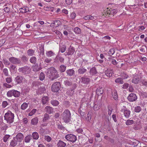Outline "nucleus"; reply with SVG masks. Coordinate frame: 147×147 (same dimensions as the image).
Masks as SVG:
<instances>
[{"mask_svg": "<svg viewBox=\"0 0 147 147\" xmlns=\"http://www.w3.org/2000/svg\"><path fill=\"white\" fill-rule=\"evenodd\" d=\"M47 76L51 80L57 78L58 75L57 71L53 67H51L47 70Z\"/></svg>", "mask_w": 147, "mask_h": 147, "instance_id": "nucleus-1", "label": "nucleus"}, {"mask_svg": "<svg viewBox=\"0 0 147 147\" xmlns=\"http://www.w3.org/2000/svg\"><path fill=\"white\" fill-rule=\"evenodd\" d=\"M62 119L65 123L69 122L71 120V113L70 111L67 110H65L62 115Z\"/></svg>", "mask_w": 147, "mask_h": 147, "instance_id": "nucleus-2", "label": "nucleus"}, {"mask_svg": "<svg viewBox=\"0 0 147 147\" xmlns=\"http://www.w3.org/2000/svg\"><path fill=\"white\" fill-rule=\"evenodd\" d=\"M4 117L5 120L7 121V123H10L13 122L14 115L10 111H8L5 113Z\"/></svg>", "mask_w": 147, "mask_h": 147, "instance_id": "nucleus-3", "label": "nucleus"}, {"mask_svg": "<svg viewBox=\"0 0 147 147\" xmlns=\"http://www.w3.org/2000/svg\"><path fill=\"white\" fill-rule=\"evenodd\" d=\"M65 138L67 140L73 143L75 142L77 140L76 136L72 134H67L65 136Z\"/></svg>", "mask_w": 147, "mask_h": 147, "instance_id": "nucleus-4", "label": "nucleus"}, {"mask_svg": "<svg viewBox=\"0 0 147 147\" xmlns=\"http://www.w3.org/2000/svg\"><path fill=\"white\" fill-rule=\"evenodd\" d=\"M60 87V84L58 82L54 83L52 87V90L53 92H57L59 90Z\"/></svg>", "mask_w": 147, "mask_h": 147, "instance_id": "nucleus-5", "label": "nucleus"}, {"mask_svg": "<svg viewBox=\"0 0 147 147\" xmlns=\"http://www.w3.org/2000/svg\"><path fill=\"white\" fill-rule=\"evenodd\" d=\"M19 72L24 74H27L30 72V69L28 67L25 66L23 67L20 68L19 69Z\"/></svg>", "mask_w": 147, "mask_h": 147, "instance_id": "nucleus-6", "label": "nucleus"}, {"mask_svg": "<svg viewBox=\"0 0 147 147\" xmlns=\"http://www.w3.org/2000/svg\"><path fill=\"white\" fill-rule=\"evenodd\" d=\"M137 98L136 95L134 93H131L128 96L127 99L130 102L135 101Z\"/></svg>", "mask_w": 147, "mask_h": 147, "instance_id": "nucleus-7", "label": "nucleus"}, {"mask_svg": "<svg viewBox=\"0 0 147 147\" xmlns=\"http://www.w3.org/2000/svg\"><path fill=\"white\" fill-rule=\"evenodd\" d=\"M9 60L11 63L15 64H19L20 63V60L14 57L9 58Z\"/></svg>", "mask_w": 147, "mask_h": 147, "instance_id": "nucleus-8", "label": "nucleus"}, {"mask_svg": "<svg viewBox=\"0 0 147 147\" xmlns=\"http://www.w3.org/2000/svg\"><path fill=\"white\" fill-rule=\"evenodd\" d=\"M16 139L18 142H21L23 138V135L21 133H19L16 135V137L15 138Z\"/></svg>", "mask_w": 147, "mask_h": 147, "instance_id": "nucleus-9", "label": "nucleus"}, {"mask_svg": "<svg viewBox=\"0 0 147 147\" xmlns=\"http://www.w3.org/2000/svg\"><path fill=\"white\" fill-rule=\"evenodd\" d=\"M75 52V49L74 48L70 46L68 49V50L67 51V53L68 55H72L74 54Z\"/></svg>", "mask_w": 147, "mask_h": 147, "instance_id": "nucleus-10", "label": "nucleus"}, {"mask_svg": "<svg viewBox=\"0 0 147 147\" xmlns=\"http://www.w3.org/2000/svg\"><path fill=\"white\" fill-rule=\"evenodd\" d=\"M121 111H123L124 115L126 118H128L129 117L131 113L129 110L127 109H125L123 110L122 109Z\"/></svg>", "mask_w": 147, "mask_h": 147, "instance_id": "nucleus-11", "label": "nucleus"}, {"mask_svg": "<svg viewBox=\"0 0 147 147\" xmlns=\"http://www.w3.org/2000/svg\"><path fill=\"white\" fill-rule=\"evenodd\" d=\"M140 80V78L136 74L134 76L132 82L135 84L138 83Z\"/></svg>", "mask_w": 147, "mask_h": 147, "instance_id": "nucleus-12", "label": "nucleus"}, {"mask_svg": "<svg viewBox=\"0 0 147 147\" xmlns=\"http://www.w3.org/2000/svg\"><path fill=\"white\" fill-rule=\"evenodd\" d=\"M112 96L113 98L115 100L118 99V97L117 91L115 90H112Z\"/></svg>", "mask_w": 147, "mask_h": 147, "instance_id": "nucleus-13", "label": "nucleus"}, {"mask_svg": "<svg viewBox=\"0 0 147 147\" xmlns=\"http://www.w3.org/2000/svg\"><path fill=\"white\" fill-rule=\"evenodd\" d=\"M105 74L107 76L110 77L112 75L113 72L112 70L108 69L106 71Z\"/></svg>", "mask_w": 147, "mask_h": 147, "instance_id": "nucleus-14", "label": "nucleus"}, {"mask_svg": "<svg viewBox=\"0 0 147 147\" xmlns=\"http://www.w3.org/2000/svg\"><path fill=\"white\" fill-rule=\"evenodd\" d=\"M52 31L55 32L58 35L59 38H62V34L60 32L53 28L52 29Z\"/></svg>", "mask_w": 147, "mask_h": 147, "instance_id": "nucleus-15", "label": "nucleus"}, {"mask_svg": "<svg viewBox=\"0 0 147 147\" xmlns=\"http://www.w3.org/2000/svg\"><path fill=\"white\" fill-rule=\"evenodd\" d=\"M23 79V77L21 76H19L16 78L15 80L17 83H19L22 82Z\"/></svg>", "mask_w": 147, "mask_h": 147, "instance_id": "nucleus-16", "label": "nucleus"}, {"mask_svg": "<svg viewBox=\"0 0 147 147\" xmlns=\"http://www.w3.org/2000/svg\"><path fill=\"white\" fill-rule=\"evenodd\" d=\"M82 82L83 83L85 84H88L89 83L90 81V80L88 78L83 77L82 78Z\"/></svg>", "mask_w": 147, "mask_h": 147, "instance_id": "nucleus-17", "label": "nucleus"}, {"mask_svg": "<svg viewBox=\"0 0 147 147\" xmlns=\"http://www.w3.org/2000/svg\"><path fill=\"white\" fill-rule=\"evenodd\" d=\"M45 110L47 113H51L53 112V109L49 106H47L45 109Z\"/></svg>", "mask_w": 147, "mask_h": 147, "instance_id": "nucleus-18", "label": "nucleus"}, {"mask_svg": "<svg viewBox=\"0 0 147 147\" xmlns=\"http://www.w3.org/2000/svg\"><path fill=\"white\" fill-rule=\"evenodd\" d=\"M57 145L59 147H65L66 144L63 141L59 140L58 143Z\"/></svg>", "mask_w": 147, "mask_h": 147, "instance_id": "nucleus-19", "label": "nucleus"}, {"mask_svg": "<svg viewBox=\"0 0 147 147\" xmlns=\"http://www.w3.org/2000/svg\"><path fill=\"white\" fill-rule=\"evenodd\" d=\"M28 103L26 102L23 103L21 106V108L22 109L24 110L26 109L28 107Z\"/></svg>", "mask_w": 147, "mask_h": 147, "instance_id": "nucleus-20", "label": "nucleus"}, {"mask_svg": "<svg viewBox=\"0 0 147 147\" xmlns=\"http://www.w3.org/2000/svg\"><path fill=\"white\" fill-rule=\"evenodd\" d=\"M20 92L16 90H13V96H14L15 97H18L20 96Z\"/></svg>", "mask_w": 147, "mask_h": 147, "instance_id": "nucleus-21", "label": "nucleus"}, {"mask_svg": "<svg viewBox=\"0 0 147 147\" xmlns=\"http://www.w3.org/2000/svg\"><path fill=\"white\" fill-rule=\"evenodd\" d=\"M46 55L48 57H51L54 55L52 51H47L46 53Z\"/></svg>", "mask_w": 147, "mask_h": 147, "instance_id": "nucleus-22", "label": "nucleus"}, {"mask_svg": "<svg viewBox=\"0 0 147 147\" xmlns=\"http://www.w3.org/2000/svg\"><path fill=\"white\" fill-rule=\"evenodd\" d=\"M103 89L102 88H97L96 91V93L98 95L102 94L103 93Z\"/></svg>", "mask_w": 147, "mask_h": 147, "instance_id": "nucleus-23", "label": "nucleus"}, {"mask_svg": "<svg viewBox=\"0 0 147 147\" xmlns=\"http://www.w3.org/2000/svg\"><path fill=\"white\" fill-rule=\"evenodd\" d=\"M90 73L92 75L96 74L97 73V71L95 68V67H93L90 69Z\"/></svg>", "mask_w": 147, "mask_h": 147, "instance_id": "nucleus-24", "label": "nucleus"}, {"mask_svg": "<svg viewBox=\"0 0 147 147\" xmlns=\"http://www.w3.org/2000/svg\"><path fill=\"white\" fill-rule=\"evenodd\" d=\"M66 72L67 75L70 76H72L74 73V71L72 69L67 70L66 71Z\"/></svg>", "mask_w": 147, "mask_h": 147, "instance_id": "nucleus-25", "label": "nucleus"}, {"mask_svg": "<svg viewBox=\"0 0 147 147\" xmlns=\"http://www.w3.org/2000/svg\"><path fill=\"white\" fill-rule=\"evenodd\" d=\"M32 139V136L30 135H29L26 136L25 138V141L26 143H28Z\"/></svg>", "mask_w": 147, "mask_h": 147, "instance_id": "nucleus-26", "label": "nucleus"}, {"mask_svg": "<svg viewBox=\"0 0 147 147\" xmlns=\"http://www.w3.org/2000/svg\"><path fill=\"white\" fill-rule=\"evenodd\" d=\"M38 118L36 117L33 119L31 120V124L32 125H36L38 122Z\"/></svg>", "mask_w": 147, "mask_h": 147, "instance_id": "nucleus-27", "label": "nucleus"}, {"mask_svg": "<svg viewBox=\"0 0 147 147\" xmlns=\"http://www.w3.org/2000/svg\"><path fill=\"white\" fill-rule=\"evenodd\" d=\"M27 52L28 55L32 56L34 55V51L33 50L29 49L28 50Z\"/></svg>", "mask_w": 147, "mask_h": 147, "instance_id": "nucleus-28", "label": "nucleus"}, {"mask_svg": "<svg viewBox=\"0 0 147 147\" xmlns=\"http://www.w3.org/2000/svg\"><path fill=\"white\" fill-rule=\"evenodd\" d=\"M66 47L65 45H63L60 47V50L61 53H64L66 50Z\"/></svg>", "mask_w": 147, "mask_h": 147, "instance_id": "nucleus-29", "label": "nucleus"}, {"mask_svg": "<svg viewBox=\"0 0 147 147\" xmlns=\"http://www.w3.org/2000/svg\"><path fill=\"white\" fill-rule=\"evenodd\" d=\"M134 123V121L133 120H127L125 122V124L127 125H131L133 124Z\"/></svg>", "mask_w": 147, "mask_h": 147, "instance_id": "nucleus-30", "label": "nucleus"}, {"mask_svg": "<svg viewBox=\"0 0 147 147\" xmlns=\"http://www.w3.org/2000/svg\"><path fill=\"white\" fill-rule=\"evenodd\" d=\"M48 100V97L44 96L42 97V101L43 104H45Z\"/></svg>", "mask_w": 147, "mask_h": 147, "instance_id": "nucleus-31", "label": "nucleus"}, {"mask_svg": "<svg viewBox=\"0 0 147 147\" xmlns=\"http://www.w3.org/2000/svg\"><path fill=\"white\" fill-rule=\"evenodd\" d=\"M115 82L116 83H119L121 84H123V81L122 78H118L116 79Z\"/></svg>", "mask_w": 147, "mask_h": 147, "instance_id": "nucleus-32", "label": "nucleus"}, {"mask_svg": "<svg viewBox=\"0 0 147 147\" xmlns=\"http://www.w3.org/2000/svg\"><path fill=\"white\" fill-rule=\"evenodd\" d=\"M86 69H84L83 68H81L79 69L78 70V73L80 74H83L86 72Z\"/></svg>", "mask_w": 147, "mask_h": 147, "instance_id": "nucleus-33", "label": "nucleus"}, {"mask_svg": "<svg viewBox=\"0 0 147 147\" xmlns=\"http://www.w3.org/2000/svg\"><path fill=\"white\" fill-rule=\"evenodd\" d=\"M66 67L64 65H61L59 68V70L61 72H64L66 70Z\"/></svg>", "mask_w": 147, "mask_h": 147, "instance_id": "nucleus-34", "label": "nucleus"}, {"mask_svg": "<svg viewBox=\"0 0 147 147\" xmlns=\"http://www.w3.org/2000/svg\"><path fill=\"white\" fill-rule=\"evenodd\" d=\"M32 137L34 139L37 140L39 138V136L37 132H35L32 134Z\"/></svg>", "mask_w": 147, "mask_h": 147, "instance_id": "nucleus-35", "label": "nucleus"}, {"mask_svg": "<svg viewBox=\"0 0 147 147\" xmlns=\"http://www.w3.org/2000/svg\"><path fill=\"white\" fill-rule=\"evenodd\" d=\"M10 145L12 146H16L17 144V142L15 140V138H14L13 140L10 143Z\"/></svg>", "mask_w": 147, "mask_h": 147, "instance_id": "nucleus-36", "label": "nucleus"}, {"mask_svg": "<svg viewBox=\"0 0 147 147\" xmlns=\"http://www.w3.org/2000/svg\"><path fill=\"white\" fill-rule=\"evenodd\" d=\"M36 59L35 57H32L30 59V62L32 63H35L36 62Z\"/></svg>", "mask_w": 147, "mask_h": 147, "instance_id": "nucleus-37", "label": "nucleus"}, {"mask_svg": "<svg viewBox=\"0 0 147 147\" xmlns=\"http://www.w3.org/2000/svg\"><path fill=\"white\" fill-rule=\"evenodd\" d=\"M51 104L54 106H57L59 104V102L56 100H52L51 101Z\"/></svg>", "mask_w": 147, "mask_h": 147, "instance_id": "nucleus-38", "label": "nucleus"}, {"mask_svg": "<svg viewBox=\"0 0 147 147\" xmlns=\"http://www.w3.org/2000/svg\"><path fill=\"white\" fill-rule=\"evenodd\" d=\"M13 90L8 91L7 93V95L8 97H11L13 96Z\"/></svg>", "mask_w": 147, "mask_h": 147, "instance_id": "nucleus-39", "label": "nucleus"}, {"mask_svg": "<svg viewBox=\"0 0 147 147\" xmlns=\"http://www.w3.org/2000/svg\"><path fill=\"white\" fill-rule=\"evenodd\" d=\"M74 32L77 34H79L80 33V30L78 27H76L74 29Z\"/></svg>", "mask_w": 147, "mask_h": 147, "instance_id": "nucleus-40", "label": "nucleus"}, {"mask_svg": "<svg viewBox=\"0 0 147 147\" xmlns=\"http://www.w3.org/2000/svg\"><path fill=\"white\" fill-rule=\"evenodd\" d=\"M36 109H33L32 111L28 114V115L29 116H32L34 114L36 111Z\"/></svg>", "mask_w": 147, "mask_h": 147, "instance_id": "nucleus-41", "label": "nucleus"}, {"mask_svg": "<svg viewBox=\"0 0 147 147\" xmlns=\"http://www.w3.org/2000/svg\"><path fill=\"white\" fill-rule=\"evenodd\" d=\"M45 78V75L43 72H41L39 78L41 80H44Z\"/></svg>", "mask_w": 147, "mask_h": 147, "instance_id": "nucleus-42", "label": "nucleus"}, {"mask_svg": "<svg viewBox=\"0 0 147 147\" xmlns=\"http://www.w3.org/2000/svg\"><path fill=\"white\" fill-rule=\"evenodd\" d=\"M141 109L140 106H137L135 107L134 111L137 113H139L141 111Z\"/></svg>", "mask_w": 147, "mask_h": 147, "instance_id": "nucleus-43", "label": "nucleus"}, {"mask_svg": "<svg viewBox=\"0 0 147 147\" xmlns=\"http://www.w3.org/2000/svg\"><path fill=\"white\" fill-rule=\"evenodd\" d=\"M49 118V115L47 114H45L44 115V117L43 119V121H45L47 120Z\"/></svg>", "mask_w": 147, "mask_h": 147, "instance_id": "nucleus-44", "label": "nucleus"}, {"mask_svg": "<svg viewBox=\"0 0 147 147\" xmlns=\"http://www.w3.org/2000/svg\"><path fill=\"white\" fill-rule=\"evenodd\" d=\"M84 19L85 20H87L90 19L91 20H93L94 19V18L91 16H85L84 17Z\"/></svg>", "mask_w": 147, "mask_h": 147, "instance_id": "nucleus-45", "label": "nucleus"}, {"mask_svg": "<svg viewBox=\"0 0 147 147\" xmlns=\"http://www.w3.org/2000/svg\"><path fill=\"white\" fill-rule=\"evenodd\" d=\"M10 70L11 71H16L17 70L16 69V66L15 65H12L10 67Z\"/></svg>", "mask_w": 147, "mask_h": 147, "instance_id": "nucleus-46", "label": "nucleus"}, {"mask_svg": "<svg viewBox=\"0 0 147 147\" xmlns=\"http://www.w3.org/2000/svg\"><path fill=\"white\" fill-rule=\"evenodd\" d=\"M115 53V51L113 49H111L109 50L108 53L110 55H113Z\"/></svg>", "mask_w": 147, "mask_h": 147, "instance_id": "nucleus-47", "label": "nucleus"}, {"mask_svg": "<svg viewBox=\"0 0 147 147\" xmlns=\"http://www.w3.org/2000/svg\"><path fill=\"white\" fill-rule=\"evenodd\" d=\"M121 76L124 79H127L129 77V76H128L125 73H123L121 74Z\"/></svg>", "mask_w": 147, "mask_h": 147, "instance_id": "nucleus-48", "label": "nucleus"}, {"mask_svg": "<svg viewBox=\"0 0 147 147\" xmlns=\"http://www.w3.org/2000/svg\"><path fill=\"white\" fill-rule=\"evenodd\" d=\"M45 140H47V142H49L51 140V138L49 136H45Z\"/></svg>", "mask_w": 147, "mask_h": 147, "instance_id": "nucleus-49", "label": "nucleus"}, {"mask_svg": "<svg viewBox=\"0 0 147 147\" xmlns=\"http://www.w3.org/2000/svg\"><path fill=\"white\" fill-rule=\"evenodd\" d=\"M10 136L9 135H6L3 138V141L4 142H6L7 139L9 138Z\"/></svg>", "mask_w": 147, "mask_h": 147, "instance_id": "nucleus-50", "label": "nucleus"}, {"mask_svg": "<svg viewBox=\"0 0 147 147\" xmlns=\"http://www.w3.org/2000/svg\"><path fill=\"white\" fill-rule=\"evenodd\" d=\"M40 70L38 65H35L33 67V70L34 71H36Z\"/></svg>", "mask_w": 147, "mask_h": 147, "instance_id": "nucleus-51", "label": "nucleus"}, {"mask_svg": "<svg viewBox=\"0 0 147 147\" xmlns=\"http://www.w3.org/2000/svg\"><path fill=\"white\" fill-rule=\"evenodd\" d=\"M3 72L6 76H7L8 75V70L6 68L4 69H3Z\"/></svg>", "mask_w": 147, "mask_h": 147, "instance_id": "nucleus-52", "label": "nucleus"}, {"mask_svg": "<svg viewBox=\"0 0 147 147\" xmlns=\"http://www.w3.org/2000/svg\"><path fill=\"white\" fill-rule=\"evenodd\" d=\"M91 117L90 114L88 113L87 114V117L86 118V119L87 121H89L90 120Z\"/></svg>", "mask_w": 147, "mask_h": 147, "instance_id": "nucleus-53", "label": "nucleus"}, {"mask_svg": "<svg viewBox=\"0 0 147 147\" xmlns=\"http://www.w3.org/2000/svg\"><path fill=\"white\" fill-rule=\"evenodd\" d=\"M6 82L8 83H10L12 81V79L10 77L7 78L6 79Z\"/></svg>", "mask_w": 147, "mask_h": 147, "instance_id": "nucleus-54", "label": "nucleus"}, {"mask_svg": "<svg viewBox=\"0 0 147 147\" xmlns=\"http://www.w3.org/2000/svg\"><path fill=\"white\" fill-rule=\"evenodd\" d=\"M8 105V103L6 101H4L2 103V106L3 107L5 108Z\"/></svg>", "mask_w": 147, "mask_h": 147, "instance_id": "nucleus-55", "label": "nucleus"}, {"mask_svg": "<svg viewBox=\"0 0 147 147\" xmlns=\"http://www.w3.org/2000/svg\"><path fill=\"white\" fill-rule=\"evenodd\" d=\"M3 63L5 65L7 66L9 65L10 64V63L9 61L6 60H4Z\"/></svg>", "mask_w": 147, "mask_h": 147, "instance_id": "nucleus-56", "label": "nucleus"}, {"mask_svg": "<svg viewBox=\"0 0 147 147\" xmlns=\"http://www.w3.org/2000/svg\"><path fill=\"white\" fill-rule=\"evenodd\" d=\"M57 21H55L54 22L51 23V25H50V26L51 27H56L57 26H55V24L56 23H57Z\"/></svg>", "mask_w": 147, "mask_h": 147, "instance_id": "nucleus-57", "label": "nucleus"}, {"mask_svg": "<svg viewBox=\"0 0 147 147\" xmlns=\"http://www.w3.org/2000/svg\"><path fill=\"white\" fill-rule=\"evenodd\" d=\"M72 0H65V2L67 5H70L72 2Z\"/></svg>", "mask_w": 147, "mask_h": 147, "instance_id": "nucleus-58", "label": "nucleus"}, {"mask_svg": "<svg viewBox=\"0 0 147 147\" xmlns=\"http://www.w3.org/2000/svg\"><path fill=\"white\" fill-rule=\"evenodd\" d=\"M76 16V14L74 12L71 13L70 15V17L72 19H74Z\"/></svg>", "mask_w": 147, "mask_h": 147, "instance_id": "nucleus-59", "label": "nucleus"}, {"mask_svg": "<svg viewBox=\"0 0 147 147\" xmlns=\"http://www.w3.org/2000/svg\"><path fill=\"white\" fill-rule=\"evenodd\" d=\"M64 83L66 86H68L71 85V83L68 80H66L64 82Z\"/></svg>", "mask_w": 147, "mask_h": 147, "instance_id": "nucleus-60", "label": "nucleus"}, {"mask_svg": "<svg viewBox=\"0 0 147 147\" xmlns=\"http://www.w3.org/2000/svg\"><path fill=\"white\" fill-rule=\"evenodd\" d=\"M3 85L5 87L7 88H9L11 87V85L6 83L4 84Z\"/></svg>", "mask_w": 147, "mask_h": 147, "instance_id": "nucleus-61", "label": "nucleus"}, {"mask_svg": "<svg viewBox=\"0 0 147 147\" xmlns=\"http://www.w3.org/2000/svg\"><path fill=\"white\" fill-rule=\"evenodd\" d=\"M129 86V84L127 83L124 84L123 85V88L124 89H126Z\"/></svg>", "mask_w": 147, "mask_h": 147, "instance_id": "nucleus-62", "label": "nucleus"}, {"mask_svg": "<svg viewBox=\"0 0 147 147\" xmlns=\"http://www.w3.org/2000/svg\"><path fill=\"white\" fill-rule=\"evenodd\" d=\"M111 38L108 36H106L103 37L102 38L104 40H110Z\"/></svg>", "mask_w": 147, "mask_h": 147, "instance_id": "nucleus-63", "label": "nucleus"}, {"mask_svg": "<svg viewBox=\"0 0 147 147\" xmlns=\"http://www.w3.org/2000/svg\"><path fill=\"white\" fill-rule=\"evenodd\" d=\"M23 121L24 123L26 124L28 121V119L26 118H24L23 119Z\"/></svg>", "mask_w": 147, "mask_h": 147, "instance_id": "nucleus-64", "label": "nucleus"}]
</instances>
